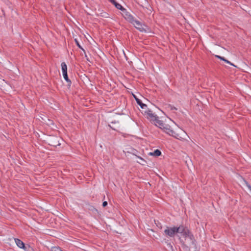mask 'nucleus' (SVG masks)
<instances>
[{"instance_id":"obj_1","label":"nucleus","mask_w":251,"mask_h":251,"mask_svg":"<svg viewBox=\"0 0 251 251\" xmlns=\"http://www.w3.org/2000/svg\"><path fill=\"white\" fill-rule=\"evenodd\" d=\"M164 235L167 237H174L177 234L176 228V226L169 227L167 226L164 231Z\"/></svg>"},{"instance_id":"obj_2","label":"nucleus","mask_w":251,"mask_h":251,"mask_svg":"<svg viewBox=\"0 0 251 251\" xmlns=\"http://www.w3.org/2000/svg\"><path fill=\"white\" fill-rule=\"evenodd\" d=\"M122 14L125 19L131 24H134V21L135 20L134 19L133 16L125 8H124V10L122 11Z\"/></svg>"},{"instance_id":"obj_3","label":"nucleus","mask_w":251,"mask_h":251,"mask_svg":"<svg viewBox=\"0 0 251 251\" xmlns=\"http://www.w3.org/2000/svg\"><path fill=\"white\" fill-rule=\"evenodd\" d=\"M143 111L144 112V114L148 115L147 118L151 121L155 122L158 119V117L152 113V111L149 108H147L146 110Z\"/></svg>"},{"instance_id":"obj_4","label":"nucleus","mask_w":251,"mask_h":251,"mask_svg":"<svg viewBox=\"0 0 251 251\" xmlns=\"http://www.w3.org/2000/svg\"><path fill=\"white\" fill-rule=\"evenodd\" d=\"M49 144L51 146L56 147L60 145L57 137L52 136L50 137L49 139Z\"/></svg>"},{"instance_id":"obj_5","label":"nucleus","mask_w":251,"mask_h":251,"mask_svg":"<svg viewBox=\"0 0 251 251\" xmlns=\"http://www.w3.org/2000/svg\"><path fill=\"white\" fill-rule=\"evenodd\" d=\"M164 131L169 135L172 136L176 138H178V134H177L175 131L169 127L168 126H166V127H164Z\"/></svg>"},{"instance_id":"obj_6","label":"nucleus","mask_w":251,"mask_h":251,"mask_svg":"<svg viewBox=\"0 0 251 251\" xmlns=\"http://www.w3.org/2000/svg\"><path fill=\"white\" fill-rule=\"evenodd\" d=\"M134 98H135L136 101L137 103L140 105L141 108L143 109H144L146 110L147 108H148L147 107V105L146 104H144L142 102V100H140L139 99L137 98V97L135 95H133Z\"/></svg>"},{"instance_id":"obj_7","label":"nucleus","mask_w":251,"mask_h":251,"mask_svg":"<svg viewBox=\"0 0 251 251\" xmlns=\"http://www.w3.org/2000/svg\"><path fill=\"white\" fill-rule=\"evenodd\" d=\"M133 25L139 31L141 32L145 31V29L143 27L140 21L135 20L134 21V24Z\"/></svg>"},{"instance_id":"obj_8","label":"nucleus","mask_w":251,"mask_h":251,"mask_svg":"<svg viewBox=\"0 0 251 251\" xmlns=\"http://www.w3.org/2000/svg\"><path fill=\"white\" fill-rule=\"evenodd\" d=\"M114 6L118 9L122 11L124 10V8L120 4L118 3L115 0H109Z\"/></svg>"},{"instance_id":"obj_9","label":"nucleus","mask_w":251,"mask_h":251,"mask_svg":"<svg viewBox=\"0 0 251 251\" xmlns=\"http://www.w3.org/2000/svg\"><path fill=\"white\" fill-rule=\"evenodd\" d=\"M176 228L177 233H180L182 234L188 228L186 226H183V225H181L179 226H176Z\"/></svg>"},{"instance_id":"obj_10","label":"nucleus","mask_w":251,"mask_h":251,"mask_svg":"<svg viewBox=\"0 0 251 251\" xmlns=\"http://www.w3.org/2000/svg\"><path fill=\"white\" fill-rule=\"evenodd\" d=\"M15 241L18 247H19L21 249H23L24 247H25V244L24 243L21 241L20 239L18 238L15 239Z\"/></svg>"},{"instance_id":"obj_11","label":"nucleus","mask_w":251,"mask_h":251,"mask_svg":"<svg viewBox=\"0 0 251 251\" xmlns=\"http://www.w3.org/2000/svg\"><path fill=\"white\" fill-rule=\"evenodd\" d=\"M215 57L218 59H220L221 60L225 61L226 63L229 64L230 65H231L232 66L236 67V66H235L233 64H232L231 62L229 61L228 60L226 59L224 57L218 55H216Z\"/></svg>"},{"instance_id":"obj_12","label":"nucleus","mask_w":251,"mask_h":251,"mask_svg":"<svg viewBox=\"0 0 251 251\" xmlns=\"http://www.w3.org/2000/svg\"><path fill=\"white\" fill-rule=\"evenodd\" d=\"M61 69L62 71L63 75L67 74V66L65 62H62L61 64Z\"/></svg>"},{"instance_id":"obj_13","label":"nucleus","mask_w":251,"mask_h":251,"mask_svg":"<svg viewBox=\"0 0 251 251\" xmlns=\"http://www.w3.org/2000/svg\"><path fill=\"white\" fill-rule=\"evenodd\" d=\"M188 238H189L190 239V240H191L192 244L193 245H194L196 247V245H197V241L195 240V237H194V235H193V233L192 232L189 235Z\"/></svg>"},{"instance_id":"obj_14","label":"nucleus","mask_w":251,"mask_h":251,"mask_svg":"<svg viewBox=\"0 0 251 251\" xmlns=\"http://www.w3.org/2000/svg\"><path fill=\"white\" fill-rule=\"evenodd\" d=\"M155 122L158 125V126L159 128L164 130V127H166V126H164L165 124L163 123L162 121L159 120L158 119ZM155 125L157 126V124H155Z\"/></svg>"},{"instance_id":"obj_15","label":"nucleus","mask_w":251,"mask_h":251,"mask_svg":"<svg viewBox=\"0 0 251 251\" xmlns=\"http://www.w3.org/2000/svg\"><path fill=\"white\" fill-rule=\"evenodd\" d=\"M63 76L64 79L68 83V84H67L68 87H70L71 85L72 82H71V80L68 77V74L63 75Z\"/></svg>"},{"instance_id":"obj_16","label":"nucleus","mask_w":251,"mask_h":251,"mask_svg":"<svg viewBox=\"0 0 251 251\" xmlns=\"http://www.w3.org/2000/svg\"><path fill=\"white\" fill-rule=\"evenodd\" d=\"M150 154L155 156H159L161 154V152L159 150L156 149L153 152H150Z\"/></svg>"},{"instance_id":"obj_17","label":"nucleus","mask_w":251,"mask_h":251,"mask_svg":"<svg viewBox=\"0 0 251 251\" xmlns=\"http://www.w3.org/2000/svg\"><path fill=\"white\" fill-rule=\"evenodd\" d=\"M191 233V232L190 231V230L188 228H187L181 234L184 238H186L188 237L189 235Z\"/></svg>"},{"instance_id":"obj_18","label":"nucleus","mask_w":251,"mask_h":251,"mask_svg":"<svg viewBox=\"0 0 251 251\" xmlns=\"http://www.w3.org/2000/svg\"><path fill=\"white\" fill-rule=\"evenodd\" d=\"M23 249H24L25 251H33V249L28 245H25V247H24Z\"/></svg>"},{"instance_id":"obj_19","label":"nucleus","mask_w":251,"mask_h":251,"mask_svg":"<svg viewBox=\"0 0 251 251\" xmlns=\"http://www.w3.org/2000/svg\"><path fill=\"white\" fill-rule=\"evenodd\" d=\"M75 43H76L77 46L81 50H82L84 53H85V50H84V49L81 46V45H80L79 42L78 41V40L76 39H75Z\"/></svg>"},{"instance_id":"obj_20","label":"nucleus","mask_w":251,"mask_h":251,"mask_svg":"<svg viewBox=\"0 0 251 251\" xmlns=\"http://www.w3.org/2000/svg\"><path fill=\"white\" fill-rule=\"evenodd\" d=\"M180 243H181V244L182 247L183 248H189V247H188V246H187L185 244V242H184L183 240H180Z\"/></svg>"},{"instance_id":"obj_21","label":"nucleus","mask_w":251,"mask_h":251,"mask_svg":"<svg viewBox=\"0 0 251 251\" xmlns=\"http://www.w3.org/2000/svg\"><path fill=\"white\" fill-rule=\"evenodd\" d=\"M168 107L170 108L171 110H176L177 109L176 107H175L173 105H172L171 104H169Z\"/></svg>"},{"instance_id":"obj_22","label":"nucleus","mask_w":251,"mask_h":251,"mask_svg":"<svg viewBox=\"0 0 251 251\" xmlns=\"http://www.w3.org/2000/svg\"><path fill=\"white\" fill-rule=\"evenodd\" d=\"M137 152V150L134 149H131V153L133 154V155H136V156H137L136 154V152Z\"/></svg>"},{"instance_id":"obj_23","label":"nucleus","mask_w":251,"mask_h":251,"mask_svg":"<svg viewBox=\"0 0 251 251\" xmlns=\"http://www.w3.org/2000/svg\"><path fill=\"white\" fill-rule=\"evenodd\" d=\"M167 246L169 248H170L172 251H173V246L171 243H168Z\"/></svg>"},{"instance_id":"obj_24","label":"nucleus","mask_w":251,"mask_h":251,"mask_svg":"<svg viewBox=\"0 0 251 251\" xmlns=\"http://www.w3.org/2000/svg\"><path fill=\"white\" fill-rule=\"evenodd\" d=\"M107 205V202L106 201H104L102 202V206L103 207H105Z\"/></svg>"},{"instance_id":"obj_25","label":"nucleus","mask_w":251,"mask_h":251,"mask_svg":"<svg viewBox=\"0 0 251 251\" xmlns=\"http://www.w3.org/2000/svg\"><path fill=\"white\" fill-rule=\"evenodd\" d=\"M246 185L248 187V188L251 190V186L246 181Z\"/></svg>"},{"instance_id":"obj_26","label":"nucleus","mask_w":251,"mask_h":251,"mask_svg":"<svg viewBox=\"0 0 251 251\" xmlns=\"http://www.w3.org/2000/svg\"><path fill=\"white\" fill-rule=\"evenodd\" d=\"M138 158H139L140 159L142 160L143 161H144V162H145V160H144L142 157H139V156H137Z\"/></svg>"},{"instance_id":"obj_27","label":"nucleus","mask_w":251,"mask_h":251,"mask_svg":"<svg viewBox=\"0 0 251 251\" xmlns=\"http://www.w3.org/2000/svg\"><path fill=\"white\" fill-rule=\"evenodd\" d=\"M85 54H86V52L85 53ZM85 57H86L87 60L89 61V59H88V58H87V56L86 54H85Z\"/></svg>"}]
</instances>
